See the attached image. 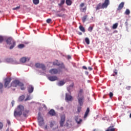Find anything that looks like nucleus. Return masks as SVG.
<instances>
[{
	"label": "nucleus",
	"instance_id": "nucleus-5",
	"mask_svg": "<svg viewBox=\"0 0 131 131\" xmlns=\"http://www.w3.org/2000/svg\"><path fill=\"white\" fill-rule=\"evenodd\" d=\"M38 124H39V125H40V126L43 125V124H45L43 118L42 117H41V116H40L39 113L38 114Z\"/></svg>",
	"mask_w": 131,
	"mask_h": 131
},
{
	"label": "nucleus",
	"instance_id": "nucleus-19",
	"mask_svg": "<svg viewBox=\"0 0 131 131\" xmlns=\"http://www.w3.org/2000/svg\"><path fill=\"white\" fill-rule=\"evenodd\" d=\"M49 114L51 115V116H54L55 115L56 113L55 112V111L53 109H52L50 110L49 112Z\"/></svg>",
	"mask_w": 131,
	"mask_h": 131
},
{
	"label": "nucleus",
	"instance_id": "nucleus-28",
	"mask_svg": "<svg viewBox=\"0 0 131 131\" xmlns=\"http://www.w3.org/2000/svg\"><path fill=\"white\" fill-rule=\"evenodd\" d=\"M65 14L64 13H57L56 14V16H60V17H62V16H64Z\"/></svg>",
	"mask_w": 131,
	"mask_h": 131
},
{
	"label": "nucleus",
	"instance_id": "nucleus-1",
	"mask_svg": "<svg viewBox=\"0 0 131 131\" xmlns=\"http://www.w3.org/2000/svg\"><path fill=\"white\" fill-rule=\"evenodd\" d=\"M24 107L22 105H19L18 107L16 108V110H15L14 112V116L15 117H16V116H20L22 115V112H23V115L25 117H27L28 114L29 112V111H28L27 110H25L24 111Z\"/></svg>",
	"mask_w": 131,
	"mask_h": 131
},
{
	"label": "nucleus",
	"instance_id": "nucleus-15",
	"mask_svg": "<svg viewBox=\"0 0 131 131\" xmlns=\"http://www.w3.org/2000/svg\"><path fill=\"white\" fill-rule=\"evenodd\" d=\"M124 2H121V3L118 5L117 10H121L122 9L123 7L124 6Z\"/></svg>",
	"mask_w": 131,
	"mask_h": 131
},
{
	"label": "nucleus",
	"instance_id": "nucleus-26",
	"mask_svg": "<svg viewBox=\"0 0 131 131\" xmlns=\"http://www.w3.org/2000/svg\"><path fill=\"white\" fill-rule=\"evenodd\" d=\"M76 121L77 122V123L78 124H79L80 123H81L82 121V119H79V121L78 120V117H76V118L75 119Z\"/></svg>",
	"mask_w": 131,
	"mask_h": 131
},
{
	"label": "nucleus",
	"instance_id": "nucleus-10",
	"mask_svg": "<svg viewBox=\"0 0 131 131\" xmlns=\"http://www.w3.org/2000/svg\"><path fill=\"white\" fill-rule=\"evenodd\" d=\"M50 73L52 75H55V74H57L58 73H60V71L58 70V69H51L49 71Z\"/></svg>",
	"mask_w": 131,
	"mask_h": 131
},
{
	"label": "nucleus",
	"instance_id": "nucleus-56",
	"mask_svg": "<svg viewBox=\"0 0 131 131\" xmlns=\"http://www.w3.org/2000/svg\"><path fill=\"white\" fill-rule=\"evenodd\" d=\"M113 76H115V74H113Z\"/></svg>",
	"mask_w": 131,
	"mask_h": 131
},
{
	"label": "nucleus",
	"instance_id": "nucleus-37",
	"mask_svg": "<svg viewBox=\"0 0 131 131\" xmlns=\"http://www.w3.org/2000/svg\"><path fill=\"white\" fill-rule=\"evenodd\" d=\"M130 13V11L129 9H126V11H125L126 14H129Z\"/></svg>",
	"mask_w": 131,
	"mask_h": 131
},
{
	"label": "nucleus",
	"instance_id": "nucleus-45",
	"mask_svg": "<svg viewBox=\"0 0 131 131\" xmlns=\"http://www.w3.org/2000/svg\"><path fill=\"white\" fill-rule=\"evenodd\" d=\"M126 90H127L128 91H129L131 89V86H126Z\"/></svg>",
	"mask_w": 131,
	"mask_h": 131
},
{
	"label": "nucleus",
	"instance_id": "nucleus-52",
	"mask_svg": "<svg viewBox=\"0 0 131 131\" xmlns=\"http://www.w3.org/2000/svg\"><path fill=\"white\" fill-rule=\"evenodd\" d=\"M45 128H48V125H46V126H45Z\"/></svg>",
	"mask_w": 131,
	"mask_h": 131
},
{
	"label": "nucleus",
	"instance_id": "nucleus-14",
	"mask_svg": "<svg viewBox=\"0 0 131 131\" xmlns=\"http://www.w3.org/2000/svg\"><path fill=\"white\" fill-rule=\"evenodd\" d=\"M73 98L71 95L69 94H66V101H72Z\"/></svg>",
	"mask_w": 131,
	"mask_h": 131
},
{
	"label": "nucleus",
	"instance_id": "nucleus-3",
	"mask_svg": "<svg viewBox=\"0 0 131 131\" xmlns=\"http://www.w3.org/2000/svg\"><path fill=\"white\" fill-rule=\"evenodd\" d=\"M18 85H19V86H20V89L22 91H24L25 90L24 84L22 82H20V81H19V80H14L11 83V86L16 88V86H17Z\"/></svg>",
	"mask_w": 131,
	"mask_h": 131
},
{
	"label": "nucleus",
	"instance_id": "nucleus-35",
	"mask_svg": "<svg viewBox=\"0 0 131 131\" xmlns=\"http://www.w3.org/2000/svg\"><path fill=\"white\" fill-rule=\"evenodd\" d=\"M93 29V27H89L88 28V31H90V32H92Z\"/></svg>",
	"mask_w": 131,
	"mask_h": 131
},
{
	"label": "nucleus",
	"instance_id": "nucleus-33",
	"mask_svg": "<svg viewBox=\"0 0 131 131\" xmlns=\"http://www.w3.org/2000/svg\"><path fill=\"white\" fill-rule=\"evenodd\" d=\"M24 47H25L24 45H23V44H21V45H19L18 46V48L19 49H23V48H24Z\"/></svg>",
	"mask_w": 131,
	"mask_h": 131
},
{
	"label": "nucleus",
	"instance_id": "nucleus-49",
	"mask_svg": "<svg viewBox=\"0 0 131 131\" xmlns=\"http://www.w3.org/2000/svg\"><path fill=\"white\" fill-rule=\"evenodd\" d=\"M88 70L90 71H92V70H93V68H92L91 67H88Z\"/></svg>",
	"mask_w": 131,
	"mask_h": 131
},
{
	"label": "nucleus",
	"instance_id": "nucleus-13",
	"mask_svg": "<svg viewBox=\"0 0 131 131\" xmlns=\"http://www.w3.org/2000/svg\"><path fill=\"white\" fill-rule=\"evenodd\" d=\"M78 100V103H79V105H80V106L81 107V106H82V105L83 104V100H84V97L82 96V97H81V98H79V97Z\"/></svg>",
	"mask_w": 131,
	"mask_h": 131
},
{
	"label": "nucleus",
	"instance_id": "nucleus-55",
	"mask_svg": "<svg viewBox=\"0 0 131 131\" xmlns=\"http://www.w3.org/2000/svg\"><path fill=\"white\" fill-rule=\"evenodd\" d=\"M129 117L131 118V113L130 114Z\"/></svg>",
	"mask_w": 131,
	"mask_h": 131
},
{
	"label": "nucleus",
	"instance_id": "nucleus-43",
	"mask_svg": "<svg viewBox=\"0 0 131 131\" xmlns=\"http://www.w3.org/2000/svg\"><path fill=\"white\" fill-rule=\"evenodd\" d=\"M113 96H114L113 93H112V92L110 93V98H113Z\"/></svg>",
	"mask_w": 131,
	"mask_h": 131
},
{
	"label": "nucleus",
	"instance_id": "nucleus-11",
	"mask_svg": "<svg viewBox=\"0 0 131 131\" xmlns=\"http://www.w3.org/2000/svg\"><path fill=\"white\" fill-rule=\"evenodd\" d=\"M65 120H66L65 115H62V116H61V119L60 121V126H62V127L63 126V124L65 122Z\"/></svg>",
	"mask_w": 131,
	"mask_h": 131
},
{
	"label": "nucleus",
	"instance_id": "nucleus-7",
	"mask_svg": "<svg viewBox=\"0 0 131 131\" xmlns=\"http://www.w3.org/2000/svg\"><path fill=\"white\" fill-rule=\"evenodd\" d=\"M35 67L36 68H39L42 69V70H46V66L43 64H40V63H36L35 64Z\"/></svg>",
	"mask_w": 131,
	"mask_h": 131
},
{
	"label": "nucleus",
	"instance_id": "nucleus-42",
	"mask_svg": "<svg viewBox=\"0 0 131 131\" xmlns=\"http://www.w3.org/2000/svg\"><path fill=\"white\" fill-rule=\"evenodd\" d=\"M114 73H115V75H117V74H118V70H117L116 69H115V70L114 71Z\"/></svg>",
	"mask_w": 131,
	"mask_h": 131
},
{
	"label": "nucleus",
	"instance_id": "nucleus-23",
	"mask_svg": "<svg viewBox=\"0 0 131 131\" xmlns=\"http://www.w3.org/2000/svg\"><path fill=\"white\" fill-rule=\"evenodd\" d=\"M87 17H88V15H84V16H83V17L82 18L83 23H85Z\"/></svg>",
	"mask_w": 131,
	"mask_h": 131
},
{
	"label": "nucleus",
	"instance_id": "nucleus-46",
	"mask_svg": "<svg viewBox=\"0 0 131 131\" xmlns=\"http://www.w3.org/2000/svg\"><path fill=\"white\" fill-rule=\"evenodd\" d=\"M80 6L81 7H83V6H84V3H81Z\"/></svg>",
	"mask_w": 131,
	"mask_h": 131
},
{
	"label": "nucleus",
	"instance_id": "nucleus-9",
	"mask_svg": "<svg viewBox=\"0 0 131 131\" xmlns=\"http://www.w3.org/2000/svg\"><path fill=\"white\" fill-rule=\"evenodd\" d=\"M53 65L54 66H60L61 68H65L63 63H61L60 64L58 61H55V62H53Z\"/></svg>",
	"mask_w": 131,
	"mask_h": 131
},
{
	"label": "nucleus",
	"instance_id": "nucleus-34",
	"mask_svg": "<svg viewBox=\"0 0 131 131\" xmlns=\"http://www.w3.org/2000/svg\"><path fill=\"white\" fill-rule=\"evenodd\" d=\"M81 109H82V107H81L80 105L79 107H78L77 111H78V113H80V112H81Z\"/></svg>",
	"mask_w": 131,
	"mask_h": 131
},
{
	"label": "nucleus",
	"instance_id": "nucleus-44",
	"mask_svg": "<svg viewBox=\"0 0 131 131\" xmlns=\"http://www.w3.org/2000/svg\"><path fill=\"white\" fill-rule=\"evenodd\" d=\"M3 86H4V85H3V83L0 82V90H2V89L3 88Z\"/></svg>",
	"mask_w": 131,
	"mask_h": 131
},
{
	"label": "nucleus",
	"instance_id": "nucleus-30",
	"mask_svg": "<svg viewBox=\"0 0 131 131\" xmlns=\"http://www.w3.org/2000/svg\"><path fill=\"white\" fill-rule=\"evenodd\" d=\"M25 96H20L19 98V101H23L25 99Z\"/></svg>",
	"mask_w": 131,
	"mask_h": 131
},
{
	"label": "nucleus",
	"instance_id": "nucleus-47",
	"mask_svg": "<svg viewBox=\"0 0 131 131\" xmlns=\"http://www.w3.org/2000/svg\"><path fill=\"white\" fill-rule=\"evenodd\" d=\"M7 123L8 124H9V125H11V121H10V120H7Z\"/></svg>",
	"mask_w": 131,
	"mask_h": 131
},
{
	"label": "nucleus",
	"instance_id": "nucleus-2",
	"mask_svg": "<svg viewBox=\"0 0 131 131\" xmlns=\"http://www.w3.org/2000/svg\"><path fill=\"white\" fill-rule=\"evenodd\" d=\"M110 4V0H104V2H103V3H101V2H100L99 3H98V4H97L96 7V10H98L99 9H101V8H107Z\"/></svg>",
	"mask_w": 131,
	"mask_h": 131
},
{
	"label": "nucleus",
	"instance_id": "nucleus-24",
	"mask_svg": "<svg viewBox=\"0 0 131 131\" xmlns=\"http://www.w3.org/2000/svg\"><path fill=\"white\" fill-rule=\"evenodd\" d=\"M118 26V23H116V24H114L113 26V29H117Z\"/></svg>",
	"mask_w": 131,
	"mask_h": 131
},
{
	"label": "nucleus",
	"instance_id": "nucleus-27",
	"mask_svg": "<svg viewBox=\"0 0 131 131\" xmlns=\"http://www.w3.org/2000/svg\"><path fill=\"white\" fill-rule=\"evenodd\" d=\"M66 4L67 5H71L72 4V0H66Z\"/></svg>",
	"mask_w": 131,
	"mask_h": 131
},
{
	"label": "nucleus",
	"instance_id": "nucleus-36",
	"mask_svg": "<svg viewBox=\"0 0 131 131\" xmlns=\"http://www.w3.org/2000/svg\"><path fill=\"white\" fill-rule=\"evenodd\" d=\"M20 8V6H16V7H14L13 8V10H17L18 9H19Z\"/></svg>",
	"mask_w": 131,
	"mask_h": 131
},
{
	"label": "nucleus",
	"instance_id": "nucleus-16",
	"mask_svg": "<svg viewBox=\"0 0 131 131\" xmlns=\"http://www.w3.org/2000/svg\"><path fill=\"white\" fill-rule=\"evenodd\" d=\"M116 128L114 127V125H111L109 126L105 131H115Z\"/></svg>",
	"mask_w": 131,
	"mask_h": 131
},
{
	"label": "nucleus",
	"instance_id": "nucleus-32",
	"mask_svg": "<svg viewBox=\"0 0 131 131\" xmlns=\"http://www.w3.org/2000/svg\"><path fill=\"white\" fill-rule=\"evenodd\" d=\"M33 2L34 4H38L39 3V0H33Z\"/></svg>",
	"mask_w": 131,
	"mask_h": 131
},
{
	"label": "nucleus",
	"instance_id": "nucleus-21",
	"mask_svg": "<svg viewBox=\"0 0 131 131\" xmlns=\"http://www.w3.org/2000/svg\"><path fill=\"white\" fill-rule=\"evenodd\" d=\"M66 82L63 81V80H61L60 81H59L58 85L59 86H62V85H64L65 84Z\"/></svg>",
	"mask_w": 131,
	"mask_h": 131
},
{
	"label": "nucleus",
	"instance_id": "nucleus-8",
	"mask_svg": "<svg viewBox=\"0 0 131 131\" xmlns=\"http://www.w3.org/2000/svg\"><path fill=\"white\" fill-rule=\"evenodd\" d=\"M50 126L51 128H57L58 125L55 121L54 120L50 121Z\"/></svg>",
	"mask_w": 131,
	"mask_h": 131
},
{
	"label": "nucleus",
	"instance_id": "nucleus-38",
	"mask_svg": "<svg viewBox=\"0 0 131 131\" xmlns=\"http://www.w3.org/2000/svg\"><path fill=\"white\" fill-rule=\"evenodd\" d=\"M51 22H52L51 18H48L47 19V23H51Z\"/></svg>",
	"mask_w": 131,
	"mask_h": 131
},
{
	"label": "nucleus",
	"instance_id": "nucleus-40",
	"mask_svg": "<svg viewBox=\"0 0 131 131\" xmlns=\"http://www.w3.org/2000/svg\"><path fill=\"white\" fill-rule=\"evenodd\" d=\"M29 100H31V98H30V96H27L26 99H25V101H28Z\"/></svg>",
	"mask_w": 131,
	"mask_h": 131
},
{
	"label": "nucleus",
	"instance_id": "nucleus-18",
	"mask_svg": "<svg viewBox=\"0 0 131 131\" xmlns=\"http://www.w3.org/2000/svg\"><path fill=\"white\" fill-rule=\"evenodd\" d=\"M90 108H87L86 112H85V114L84 115V118H86L88 117V115H89V113H90Z\"/></svg>",
	"mask_w": 131,
	"mask_h": 131
},
{
	"label": "nucleus",
	"instance_id": "nucleus-54",
	"mask_svg": "<svg viewBox=\"0 0 131 131\" xmlns=\"http://www.w3.org/2000/svg\"><path fill=\"white\" fill-rule=\"evenodd\" d=\"M86 10V8H83V10Z\"/></svg>",
	"mask_w": 131,
	"mask_h": 131
},
{
	"label": "nucleus",
	"instance_id": "nucleus-20",
	"mask_svg": "<svg viewBox=\"0 0 131 131\" xmlns=\"http://www.w3.org/2000/svg\"><path fill=\"white\" fill-rule=\"evenodd\" d=\"M79 29L82 32H85V28H84L83 26H79Z\"/></svg>",
	"mask_w": 131,
	"mask_h": 131
},
{
	"label": "nucleus",
	"instance_id": "nucleus-4",
	"mask_svg": "<svg viewBox=\"0 0 131 131\" xmlns=\"http://www.w3.org/2000/svg\"><path fill=\"white\" fill-rule=\"evenodd\" d=\"M6 42L7 45H10L9 48L10 50H12L16 46V42L12 37H9V38H7Z\"/></svg>",
	"mask_w": 131,
	"mask_h": 131
},
{
	"label": "nucleus",
	"instance_id": "nucleus-17",
	"mask_svg": "<svg viewBox=\"0 0 131 131\" xmlns=\"http://www.w3.org/2000/svg\"><path fill=\"white\" fill-rule=\"evenodd\" d=\"M28 92L29 93V94H31L32 93H33V92L34 91L33 86L32 85H29L28 86Z\"/></svg>",
	"mask_w": 131,
	"mask_h": 131
},
{
	"label": "nucleus",
	"instance_id": "nucleus-50",
	"mask_svg": "<svg viewBox=\"0 0 131 131\" xmlns=\"http://www.w3.org/2000/svg\"><path fill=\"white\" fill-rule=\"evenodd\" d=\"M78 34L79 35H82V32H78Z\"/></svg>",
	"mask_w": 131,
	"mask_h": 131
},
{
	"label": "nucleus",
	"instance_id": "nucleus-51",
	"mask_svg": "<svg viewBox=\"0 0 131 131\" xmlns=\"http://www.w3.org/2000/svg\"><path fill=\"white\" fill-rule=\"evenodd\" d=\"M74 83H72V84H71L70 85V88H73L74 87Z\"/></svg>",
	"mask_w": 131,
	"mask_h": 131
},
{
	"label": "nucleus",
	"instance_id": "nucleus-12",
	"mask_svg": "<svg viewBox=\"0 0 131 131\" xmlns=\"http://www.w3.org/2000/svg\"><path fill=\"white\" fill-rule=\"evenodd\" d=\"M48 78L50 81H55L58 79L57 76H49Z\"/></svg>",
	"mask_w": 131,
	"mask_h": 131
},
{
	"label": "nucleus",
	"instance_id": "nucleus-6",
	"mask_svg": "<svg viewBox=\"0 0 131 131\" xmlns=\"http://www.w3.org/2000/svg\"><path fill=\"white\" fill-rule=\"evenodd\" d=\"M4 81H5V83H4L5 88H8L11 81V78H10L9 77H7L6 78H5Z\"/></svg>",
	"mask_w": 131,
	"mask_h": 131
},
{
	"label": "nucleus",
	"instance_id": "nucleus-29",
	"mask_svg": "<svg viewBox=\"0 0 131 131\" xmlns=\"http://www.w3.org/2000/svg\"><path fill=\"white\" fill-rule=\"evenodd\" d=\"M82 93H83V90H80V91L78 93V97H79L80 96H81Z\"/></svg>",
	"mask_w": 131,
	"mask_h": 131
},
{
	"label": "nucleus",
	"instance_id": "nucleus-22",
	"mask_svg": "<svg viewBox=\"0 0 131 131\" xmlns=\"http://www.w3.org/2000/svg\"><path fill=\"white\" fill-rule=\"evenodd\" d=\"M27 59L25 57H23L20 59V61L22 63H26Z\"/></svg>",
	"mask_w": 131,
	"mask_h": 131
},
{
	"label": "nucleus",
	"instance_id": "nucleus-41",
	"mask_svg": "<svg viewBox=\"0 0 131 131\" xmlns=\"http://www.w3.org/2000/svg\"><path fill=\"white\" fill-rule=\"evenodd\" d=\"M4 125H3V123L2 122H0V129H2V128H3Z\"/></svg>",
	"mask_w": 131,
	"mask_h": 131
},
{
	"label": "nucleus",
	"instance_id": "nucleus-31",
	"mask_svg": "<svg viewBox=\"0 0 131 131\" xmlns=\"http://www.w3.org/2000/svg\"><path fill=\"white\" fill-rule=\"evenodd\" d=\"M65 2V0H61L60 3H59V6H61V5H63Z\"/></svg>",
	"mask_w": 131,
	"mask_h": 131
},
{
	"label": "nucleus",
	"instance_id": "nucleus-48",
	"mask_svg": "<svg viewBox=\"0 0 131 131\" xmlns=\"http://www.w3.org/2000/svg\"><path fill=\"white\" fill-rule=\"evenodd\" d=\"M83 69H84L85 70H88V68L85 66H83Z\"/></svg>",
	"mask_w": 131,
	"mask_h": 131
},
{
	"label": "nucleus",
	"instance_id": "nucleus-53",
	"mask_svg": "<svg viewBox=\"0 0 131 131\" xmlns=\"http://www.w3.org/2000/svg\"><path fill=\"white\" fill-rule=\"evenodd\" d=\"M6 131H9V128H7Z\"/></svg>",
	"mask_w": 131,
	"mask_h": 131
},
{
	"label": "nucleus",
	"instance_id": "nucleus-25",
	"mask_svg": "<svg viewBox=\"0 0 131 131\" xmlns=\"http://www.w3.org/2000/svg\"><path fill=\"white\" fill-rule=\"evenodd\" d=\"M85 41L87 45H90V39L89 38H88V37L85 38Z\"/></svg>",
	"mask_w": 131,
	"mask_h": 131
},
{
	"label": "nucleus",
	"instance_id": "nucleus-39",
	"mask_svg": "<svg viewBox=\"0 0 131 131\" xmlns=\"http://www.w3.org/2000/svg\"><path fill=\"white\" fill-rule=\"evenodd\" d=\"M3 40H4L3 37H2V36H0V43L1 42H3Z\"/></svg>",
	"mask_w": 131,
	"mask_h": 131
}]
</instances>
